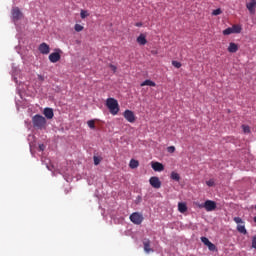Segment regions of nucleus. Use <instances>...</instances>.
Here are the masks:
<instances>
[{
    "mask_svg": "<svg viewBox=\"0 0 256 256\" xmlns=\"http://www.w3.org/2000/svg\"><path fill=\"white\" fill-rule=\"evenodd\" d=\"M170 177H171V179H173V181H180L181 180V176L177 172H172Z\"/></svg>",
    "mask_w": 256,
    "mask_h": 256,
    "instance_id": "22",
    "label": "nucleus"
},
{
    "mask_svg": "<svg viewBox=\"0 0 256 256\" xmlns=\"http://www.w3.org/2000/svg\"><path fill=\"white\" fill-rule=\"evenodd\" d=\"M254 223H256V216L254 217Z\"/></svg>",
    "mask_w": 256,
    "mask_h": 256,
    "instance_id": "39",
    "label": "nucleus"
},
{
    "mask_svg": "<svg viewBox=\"0 0 256 256\" xmlns=\"http://www.w3.org/2000/svg\"><path fill=\"white\" fill-rule=\"evenodd\" d=\"M106 107H108L111 115H117L119 113V102L115 98H108L106 100Z\"/></svg>",
    "mask_w": 256,
    "mask_h": 256,
    "instance_id": "2",
    "label": "nucleus"
},
{
    "mask_svg": "<svg viewBox=\"0 0 256 256\" xmlns=\"http://www.w3.org/2000/svg\"><path fill=\"white\" fill-rule=\"evenodd\" d=\"M252 248L256 249V236L252 238Z\"/></svg>",
    "mask_w": 256,
    "mask_h": 256,
    "instance_id": "34",
    "label": "nucleus"
},
{
    "mask_svg": "<svg viewBox=\"0 0 256 256\" xmlns=\"http://www.w3.org/2000/svg\"><path fill=\"white\" fill-rule=\"evenodd\" d=\"M80 17H81V19H87V17H89V11L81 10L80 11Z\"/></svg>",
    "mask_w": 256,
    "mask_h": 256,
    "instance_id": "23",
    "label": "nucleus"
},
{
    "mask_svg": "<svg viewBox=\"0 0 256 256\" xmlns=\"http://www.w3.org/2000/svg\"><path fill=\"white\" fill-rule=\"evenodd\" d=\"M135 26H136V27H143V23L138 22V23L135 24Z\"/></svg>",
    "mask_w": 256,
    "mask_h": 256,
    "instance_id": "38",
    "label": "nucleus"
},
{
    "mask_svg": "<svg viewBox=\"0 0 256 256\" xmlns=\"http://www.w3.org/2000/svg\"><path fill=\"white\" fill-rule=\"evenodd\" d=\"M110 69L113 71V73H116L117 71V66L113 65V64H110L109 65Z\"/></svg>",
    "mask_w": 256,
    "mask_h": 256,
    "instance_id": "33",
    "label": "nucleus"
},
{
    "mask_svg": "<svg viewBox=\"0 0 256 256\" xmlns=\"http://www.w3.org/2000/svg\"><path fill=\"white\" fill-rule=\"evenodd\" d=\"M87 125L90 127V129H95V120H89Z\"/></svg>",
    "mask_w": 256,
    "mask_h": 256,
    "instance_id": "26",
    "label": "nucleus"
},
{
    "mask_svg": "<svg viewBox=\"0 0 256 256\" xmlns=\"http://www.w3.org/2000/svg\"><path fill=\"white\" fill-rule=\"evenodd\" d=\"M206 185H208V187H214L215 181L213 179H210V180L206 181Z\"/></svg>",
    "mask_w": 256,
    "mask_h": 256,
    "instance_id": "30",
    "label": "nucleus"
},
{
    "mask_svg": "<svg viewBox=\"0 0 256 256\" xmlns=\"http://www.w3.org/2000/svg\"><path fill=\"white\" fill-rule=\"evenodd\" d=\"M239 51V45L235 44V42H231L228 46L229 53H237Z\"/></svg>",
    "mask_w": 256,
    "mask_h": 256,
    "instance_id": "16",
    "label": "nucleus"
},
{
    "mask_svg": "<svg viewBox=\"0 0 256 256\" xmlns=\"http://www.w3.org/2000/svg\"><path fill=\"white\" fill-rule=\"evenodd\" d=\"M74 29L77 33H81V31H83L84 27L81 24H75Z\"/></svg>",
    "mask_w": 256,
    "mask_h": 256,
    "instance_id": "24",
    "label": "nucleus"
},
{
    "mask_svg": "<svg viewBox=\"0 0 256 256\" xmlns=\"http://www.w3.org/2000/svg\"><path fill=\"white\" fill-rule=\"evenodd\" d=\"M242 129L244 133H251V128L247 125H242Z\"/></svg>",
    "mask_w": 256,
    "mask_h": 256,
    "instance_id": "28",
    "label": "nucleus"
},
{
    "mask_svg": "<svg viewBox=\"0 0 256 256\" xmlns=\"http://www.w3.org/2000/svg\"><path fill=\"white\" fill-rule=\"evenodd\" d=\"M39 150H40V151H45V146H44V144H40V145H39Z\"/></svg>",
    "mask_w": 256,
    "mask_h": 256,
    "instance_id": "36",
    "label": "nucleus"
},
{
    "mask_svg": "<svg viewBox=\"0 0 256 256\" xmlns=\"http://www.w3.org/2000/svg\"><path fill=\"white\" fill-rule=\"evenodd\" d=\"M233 221L237 223V231L242 235H247V229L245 228V221L241 217H234Z\"/></svg>",
    "mask_w": 256,
    "mask_h": 256,
    "instance_id": "3",
    "label": "nucleus"
},
{
    "mask_svg": "<svg viewBox=\"0 0 256 256\" xmlns=\"http://www.w3.org/2000/svg\"><path fill=\"white\" fill-rule=\"evenodd\" d=\"M23 17V13L19 9V7H15L12 9V19L13 21H19Z\"/></svg>",
    "mask_w": 256,
    "mask_h": 256,
    "instance_id": "10",
    "label": "nucleus"
},
{
    "mask_svg": "<svg viewBox=\"0 0 256 256\" xmlns=\"http://www.w3.org/2000/svg\"><path fill=\"white\" fill-rule=\"evenodd\" d=\"M204 209L206 211H215V209H217V203L213 200H206L204 202Z\"/></svg>",
    "mask_w": 256,
    "mask_h": 256,
    "instance_id": "6",
    "label": "nucleus"
},
{
    "mask_svg": "<svg viewBox=\"0 0 256 256\" xmlns=\"http://www.w3.org/2000/svg\"><path fill=\"white\" fill-rule=\"evenodd\" d=\"M172 65H173V67H175L176 69H181V62L172 61Z\"/></svg>",
    "mask_w": 256,
    "mask_h": 256,
    "instance_id": "27",
    "label": "nucleus"
},
{
    "mask_svg": "<svg viewBox=\"0 0 256 256\" xmlns=\"http://www.w3.org/2000/svg\"><path fill=\"white\" fill-rule=\"evenodd\" d=\"M143 245H144V251L145 253H153V248H151V240L150 239H144L143 240Z\"/></svg>",
    "mask_w": 256,
    "mask_h": 256,
    "instance_id": "12",
    "label": "nucleus"
},
{
    "mask_svg": "<svg viewBox=\"0 0 256 256\" xmlns=\"http://www.w3.org/2000/svg\"><path fill=\"white\" fill-rule=\"evenodd\" d=\"M232 33H241L242 29L241 25H233L232 27Z\"/></svg>",
    "mask_w": 256,
    "mask_h": 256,
    "instance_id": "21",
    "label": "nucleus"
},
{
    "mask_svg": "<svg viewBox=\"0 0 256 256\" xmlns=\"http://www.w3.org/2000/svg\"><path fill=\"white\" fill-rule=\"evenodd\" d=\"M143 214L139 212H134L130 215V221L134 223V225H141L143 223Z\"/></svg>",
    "mask_w": 256,
    "mask_h": 256,
    "instance_id": "4",
    "label": "nucleus"
},
{
    "mask_svg": "<svg viewBox=\"0 0 256 256\" xmlns=\"http://www.w3.org/2000/svg\"><path fill=\"white\" fill-rule=\"evenodd\" d=\"M129 167L130 169H137V167H139V161L135 159H131L129 163Z\"/></svg>",
    "mask_w": 256,
    "mask_h": 256,
    "instance_id": "20",
    "label": "nucleus"
},
{
    "mask_svg": "<svg viewBox=\"0 0 256 256\" xmlns=\"http://www.w3.org/2000/svg\"><path fill=\"white\" fill-rule=\"evenodd\" d=\"M32 124L34 129H45L46 125H47V119H45V117L36 114L35 116L32 117Z\"/></svg>",
    "mask_w": 256,
    "mask_h": 256,
    "instance_id": "1",
    "label": "nucleus"
},
{
    "mask_svg": "<svg viewBox=\"0 0 256 256\" xmlns=\"http://www.w3.org/2000/svg\"><path fill=\"white\" fill-rule=\"evenodd\" d=\"M38 51L42 54V55H49L51 48L49 47V45L45 42L41 43L38 47Z\"/></svg>",
    "mask_w": 256,
    "mask_h": 256,
    "instance_id": "8",
    "label": "nucleus"
},
{
    "mask_svg": "<svg viewBox=\"0 0 256 256\" xmlns=\"http://www.w3.org/2000/svg\"><path fill=\"white\" fill-rule=\"evenodd\" d=\"M246 9H248L249 13H255L256 9V0H251L250 2L246 3Z\"/></svg>",
    "mask_w": 256,
    "mask_h": 256,
    "instance_id": "14",
    "label": "nucleus"
},
{
    "mask_svg": "<svg viewBox=\"0 0 256 256\" xmlns=\"http://www.w3.org/2000/svg\"><path fill=\"white\" fill-rule=\"evenodd\" d=\"M231 34H233V29L231 27L223 30V35H231Z\"/></svg>",
    "mask_w": 256,
    "mask_h": 256,
    "instance_id": "25",
    "label": "nucleus"
},
{
    "mask_svg": "<svg viewBox=\"0 0 256 256\" xmlns=\"http://www.w3.org/2000/svg\"><path fill=\"white\" fill-rule=\"evenodd\" d=\"M201 241L203 244L206 245V247H208L209 251H215L217 249L215 244H213L211 241H209V239L207 237H205V236L201 237Z\"/></svg>",
    "mask_w": 256,
    "mask_h": 256,
    "instance_id": "11",
    "label": "nucleus"
},
{
    "mask_svg": "<svg viewBox=\"0 0 256 256\" xmlns=\"http://www.w3.org/2000/svg\"><path fill=\"white\" fill-rule=\"evenodd\" d=\"M138 45H147V37L145 34H140L136 39Z\"/></svg>",
    "mask_w": 256,
    "mask_h": 256,
    "instance_id": "15",
    "label": "nucleus"
},
{
    "mask_svg": "<svg viewBox=\"0 0 256 256\" xmlns=\"http://www.w3.org/2000/svg\"><path fill=\"white\" fill-rule=\"evenodd\" d=\"M93 160H94V165H99V163H101V158L100 157L94 156Z\"/></svg>",
    "mask_w": 256,
    "mask_h": 256,
    "instance_id": "31",
    "label": "nucleus"
},
{
    "mask_svg": "<svg viewBox=\"0 0 256 256\" xmlns=\"http://www.w3.org/2000/svg\"><path fill=\"white\" fill-rule=\"evenodd\" d=\"M44 115L47 119H53V117L55 116V114L53 113V108H45Z\"/></svg>",
    "mask_w": 256,
    "mask_h": 256,
    "instance_id": "17",
    "label": "nucleus"
},
{
    "mask_svg": "<svg viewBox=\"0 0 256 256\" xmlns=\"http://www.w3.org/2000/svg\"><path fill=\"white\" fill-rule=\"evenodd\" d=\"M157 84H155V82L151 81V80H145L144 82H142L140 84L141 87H145V86H148V87H156Z\"/></svg>",
    "mask_w": 256,
    "mask_h": 256,
    "instance_id": "18",
    "label": "nucleus"
},
{
    "mask_svg": "<svg viewBox=\"0 0 256 256\" xmlns=\"http://www.w3.org/2000/svg\"><path fill=\"white\" fill-rule=\"evenodd\" d=\"M57 52H53L49 55L50 63H57L61 61V49H57Z\"/></svg>",
    "mask_w": 256,
    "mask_h": 256,
    "instance_id": "5",
    "label": "nucleus"
},
{
    "mask_svg": "<svg viewBox=\"0 0 256 256\" xmlns=\"http://www.w3.org/2000/svg\"><path fill=\"white\" fill-rule=\"evenodd\" d=\"M149 183H150L151 187H153L154 189H161V180H159V177L152 176L149 179Z\"/></svg>",
    "mask_w": 256,
    "mask_h": 256,
    "instance_id": "7",
    "label": "nucleus"
},
{
    "mask_svg": "<svg viewBox=\"0 0 256 256\" xmlns=\"http://www.w3.org/2000/svg\"><path fill=\"white\" fill-rule=\"evenodd\" d=\"M168 153H175V146H170L167 148Z\"/></svg>",
    "mask_w": 256,
    "mask_h": 256,
    "instance_id": "32",
    "label": "nucleus"
},
{
    "mask_svg": "<svg viewBox=\"0 0 256 256\" xmlns=\"http://www.w3.org/2000/svg\"><path fill=\"white\" fill-rule=\"evenodd\" d=\"M38 80L39 81H45V77H43L42 75H38Z\"/></svg>",
    "mask_w": 256,
    "mask_h": 256,
    "instance_id": "37",
    "label": "nucleus"
},
{
    "mask_svg": "<svg viewBox=\"0 0 256 256\" xmlns=\"http://www.w3.org/2000/svg\"><path fill=\"white\" fill-rule=\"evenodd\" d=\"M178 211L180 213H186V211H187V204H185L183 202H179L178 203Z\"/></svg>",
    "mask_w": 256,
    "mask_h": 256,
    "instance_id": "19",
    "label": "nucleus"
},
{
    "mask_svg": "<svg viewBox=\"0 0 256 256\" xmlns=\"http://www.w3.org/2000/svg\"><path fill=\"white\" fill-rule=\"evenodd\" d=\"M196 205L199 209H205V203H202V204L196 203Z\"/></svg>",
    "mask_w": 256,
    "mask_h": 256,
    "instance_id": "35",
    "label": "nucleus"
},
{
    "mask_svg": "<svg viewBox=\"0 0 256 256\" xmlns=\"http://www.w3.org/2000/svg\"><path fill=\"white\" fill-rule=\"evenodd\" d=\"M221 13H223V11L221 10V8H218L216 10H213L212 15L217 16L221 15Z\"/></svg>",
    "mask_w": 256,
    "mask_h": 256,
    "instance_id": "29",
    "label": "nucleus"
},
{
    "mask_svg": "<svg viewBox=\"0 0 256 256\" xmlns=\"http://www.w3.org/2000/svg\"><path fill=\"white\" fill-rule=\"evenodd\" d=\"M151 167L154 171H165V166L161 162H152Z\"/></svg>",
    "mask_w": 256,
    "mask_h": 256,
    "instance_id": "13",
    "label": "nucleus"
},
{
    "mask_svg": "<svg viewBox=\"0 0 256 256\" xmlns=\"http://www.w3.org/2000/svg\"><path fill=\"white\" fill-rule=\"evenodd\" d=\"M123 115L126 121H128V123H135L136 118H135V113H133V111L125 110Z\"/></svg>",
    "mask_w": 256,
    "mask_h": 256,
    "instance_id": "9",
    "label": "nucleus"
}]
</instances>
